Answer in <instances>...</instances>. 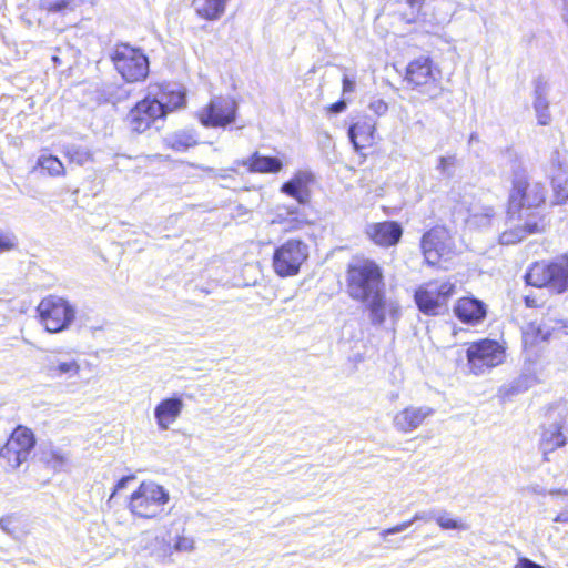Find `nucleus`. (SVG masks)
Here are the masks:
<instances>
[{
  "instance_id": "1",
  "label": "nucleus",
  "mask_w": 568,
  "mask_h": 568,
  "mask_svg": "<svg viewBox=\"0 0 568 568\" xmlns=\"http://www.w3.org/2000/svg\"><path fill=\"white\" fill-rule=\"evenodd\" d=\"M547 202V190L542 182H532L524 171L513 174L506 202V216L510 221H523L521 224L506 230L500 234L505 245L516 244L528 235L545 230V214L539 210Z\"/></svg>"
},
{
  "instance_id": "2",
  "label": "nucleus",
  "mask_w": 568,
  "mask_h": 568,
  "mask_svg": "<svg viewBox=\"0 0 568 568\" xmlns=\"http://www.w3.org/2000/svg\"><path fill=\"white\" fill-rule=\"evenodd\" d=\"M345 291L352 301L367 307L374 325L385 322L387 311L385 274L375 260L356 255L346 264Z\"/></svg>"
},
{
  "instance_id": "3",
  "label": "nucleus",
  "mask_w": 568,
  "mask_h": 568,
  "mask_svg": "<svg viewBox=\"0 0 568 568\" xmlns=\"http://www.w3.org/2000/svg\"><path fill=\"white\" fill-rule=\"evenodd\" d=\"M402 84L426 101L435 100L444 92L443 70L430 55L415 57L404 68Z\"/></svg>"
},
{
  "instance_id": "4",
  "label": "nucleus",
  "mask_w": 568,
  "mask_h": 568,
  "mask_svg": "<svg viewBox=\"0 0 568 568\" xmlns=\"http://www.w3.org/2000/svg\"><path fill=\"white\" fill-rule=\"evenodd\" d=\"M524 280L529 286L545 288L556 295L568 293V252L532 262Z\"/></svg>"
},
{
  "instance_id": "5",
  "label": "nucleus",
  "mask_w": 568,
  "mask_h": 568,
  "mask_svg": "<svg viewBox=\"0 0 568 568\" xmlns=\"http://www.w3.org/2000/svg\"><path fill=\"white\" fill-rule=\"evenodd\" d=\"M169 500V491L163 486L144 480L129 496L126 508L133 518L151 520L164 514Z\"/></svg>"
},
{
  "instance_id": "6",
  "label": "nucleus",
  "mask_w": 568,
  "mask_h": 568,
  "mask_svg": "<svg viewBox=\"0 0 568 568\" xmlns=\"http://www.w3.org/2000/svg\"><path fill=\"white\" fill-rule=\"evenodd\" d=\"M456 293V283L449 278H433L416 287L414 301L424 315L438 316L447 311L449 302Z\"/></svg>"
},
{
  "instance_id": "7",
  "label": "nucleus",
  "mask_w": 568,
  "mask_h": 568,
  "mask_svg": "<svg viewBox=\"0 0 568 568\" xmlns=\"http://www.w3.org/2000/svg\"><path fill=\"white\" fill-rule=\"evenodd\" d=\"M110 61L126 83H141L149 77L150 61L140 48L116 43L110 53Z\"/></svg>"
},
{
  "instance_id": "8",
  "label": "nucleus",
  "mask_w": 568,
  "mask_h": 568,
  "mask_svg": "<svg viewBox=\"0 0 568 568\" xmlns=\"http://www.w3.org/2000/svg\"><path fill=\"white\" fill-rule=\"evenodd\" d=\"M420 251L428 266L447 270L456 254L449 230L442 225L430 227L420 239Z\"/></svg>"
},
{
  "instance_id": "9",
  "label": "nucleus",
  "mask_w": 568,
  "mask_h": 568,
  "mask_svg": "<svg viewBox=\"0 0 568 568\" xmlns=\"http://www.w3.org/2000/svg\"><path fill=\"white\" fill-rule=\"evenodd\" d=\"M468 373L475 376L490 372L506 361V346L497 339L480 338L467 344Z\"/></svg>"
},
{
  "instance_id": "10",
  "label": "nucleus",
  "mask_w": 568,
  "mask_h": 568,
  "mask_svg": "<svg viewBox=\"0 0 568 568\" xmlns=\"http://www.w3.org/2000/svg\"><path fill=\"white\" fill-rule=\"evenodd\" d=\"M36 311L39 323L49 333L67 329L75 318V310L70 302L57 295L44 296Z\"/></svg>"
},
{
  "instance_id": "11",
  "label": "nucleus",
  "mask_w": 568,
  "mask_h": 568,
  "mask_svg": "<svg viewBox=\"0 0 568 568\" xmlns=\"http://www.w3.org/2000/svg\"><path fill=\"white\" fill-rule=\"evenodd\" d=\"M308 258V245L301 239H288L272 254V268L280 277H292L301 272Z\"/></svg>"
},
{
  "instance_id": "12",
  "label": "nucleus",
  "mask_w": 568,
  "mask_h": 568,
  "mask_svg": "<svg viewBox=\"0 0 568 568\" xmlns=\"http://www.w3.org/2000/svg\"><path fill=\"white\" fill-rule=\"evenodd\" d=\"M36 445L34 432L28 426L17 425L0 448V458L8 467L17 469L29 459Z\"/></svg>"
},
{
  "instance_id": "13",
  "label": "nucleus",
  "mask_w": 568,
  "mask_h": 568,
  "mask_svg": "<svg viewBox=\"0 0 568 568\" xmlns=\"http://www.w3.org/2000/svg\"><path fill=\"white\" fill-rule=\"evenodd\" d=\"M166 119L160 100L152 94H146L136 101L126 114V122L132 132L138 134L150 130L158 121Z\"/></svg>"
},
{
  "instance_id": "14",
  "label": "nucleus",
  "mask_w": 568,
  "mask_h": 568,
  "mask_svg": "<svg viewBox=\"0 0 568 568\" xmlns=\"http://www.w3.org/2000/svg\"><path fill=\"white\" fill-rule=\"evenodd\" d=\"M237 103L231 97L212 98L197 113L196 118L204 128H225L235 122Z\"/></svg>"
},
{
  "instance_id": "15",
  "label": "nucleus",
  "mask_w": 568,
  "mask_h": 568,
  "mask_svg": "<svg viewBox=\"0 0 568 568\" xmlns=\"http://www.w3.org/2000/svg\"><path fill=\"white\" fill-rule=\"evenodd\" d=\"M348 136L355 151L366 156L365 151L375 148L379 140L376 121L367 115L357 118L348 129Z\"/></svg>"
},
{
  "instance_id": "16",
  "label": "nucleus",
  "mask_w": 568,
  "mask_h": 568,
  "mask_svg": "<svg viewBox=\"0 0 568 568\" xmlns=\"http://www.w3.org/2000/svg\"><path fill=\"white\" fill-rule=\"evenodd\" d=\"M454 316L466 326H477L487 317V305L471 294L458 297L453 305Z\"/></svg>"
},
{
  "instance_id": "17",
  "label": "nucleus",
  "mask_w": 568,
  "mask_h": 568,
  "mask_svg": "<svg viewBox=\"0 0 568 568\" xmlns=\"http://www.w3.org/2000/svg\"><path fill=\"white\" fill-rule=\"evenodd\" d=\"M403 226L397 221H382L367 225L365 234L367 239L379 247L397 245L403 237Z\"/></svg>"
},
{
  "instance_id": "18",
  "label": "nucleus",
  "mask_w": 568,
  "mask_h": 568,
  "mask_svg": "<svg viewBox=\"0 0 568 568\" xmlns=\"http://www.w3.org/2000/svg\"><path fill=\"white\" fill-rule=\"evenodd\" d=\"M150 88H154L155 94L160 95V104H162L166 116L186 105V92L182 87H174L166 82H155L150 84Z\"/></svg>"
},
{
  "instance_id": "19",
  "label": "nucleus",
  "mask_w": 568,
  "mask_h": 568,
  "mask_svg": "<svg viewBox=\"0 0 568 568\" xmlns=\"http://www.w3.org/2000/svg\"><path fill=\"white\" fill-rule=\"evenodd\" d=\"M239 165L252 174H277L284 168L281 158L264 155L258 151H254L247 158L241 160Z\"/></svg>"
},
{
  "instance_id": "20",
  "label": "nucleus",
  "mask_w": 568,
  "mask_h": 568,
  "mask_svg": "<svg viewBox=\"0 0 568 568\" xmlns=\"http://www.w3.org/2000/svg\"><path fill=\"white\" fill-rule=\"evenodd\" d=\"M312 176L306 173H296L293 178L282 184L281 192L293 197L300 204H308L311 201L310 184Z\"/></svg>"
},
{
  "instance_id": "21",
  "label": "nucleus",
  "mask_w": 568,
  "mask_h": 568,
  "mask_svg": "<svg viewBox=\"0 0 568 568\" xmlns=\"http://www.w3.org/2000/svg\"><path fill=\"white\" fill-rule=\"evenodd\" d=\"M183 409L181 398L172 397L162 399L154 409V416L160 429L165 430L180 416Z\"/></svg>"
},
{
  "instance_id": "22",
  "label": "nucleus",
  "mask_w": 568,
  "mask_h": 568,
  "mask_svg": "<svg viewBox=\"0 0 568 568\" xmlns=\"http://www.w3.org/2000/svg\"><path fill=\"white\" fill-rule=\"evenodd\" d=\"M567 438L564 435V427L560 424H554L544 427L539 440V449L544 455V459L548 460V455L560 447H564Z\"/></svg>"
},
{
  "instance_id": "23",
  "label": "nucleus",
  "mask_w": 568,
  "mask_h": 568,
  "mask_svg": "<svg viewBox=\"0 0 568 568\" xmlns=\"http://www.w3.org/2000/svg\"><path fill=\"white\" fill-rule=\"evenodd\" d=\"M33 171H38L41 175L52 179H60L67 175V168L62 160L48 152H43L38 156Z\"/></svg>"
},
{
  "instance_id": "24",
  "label": "nucleus",
  "mask_w": 568,
  "mask_h": 568,
  "mask_svg": "<svg viewBox=\"0 0 568 568\" xmlns=\"http://www.w3.org/2000/svg\"><path fill=\"white\" fill-rule=\"evenodd\" d=\"M425 417L426 414L420 408L407 407L395 416L394 424L398 430L409 433L417 428Z\"/></svg>"
},
{
  "instance_id": "25",
  "label": "nucleus",
  "mask_w": 568,
  "mask_h": 568,
  "mask_svg": "<svg viewBox=\"0 0 568 568\" xmlns=\"http://www.w3.org/2000/svg\"><path fill=\"white\" fill-rule=\"evenodd\" d=\"M168 149L175 152H185L199 144L197 135L191 130H179L164 140Z\"/></svg>"
},
{
  "instance_id": "26",
  "label": "nucleus",
  "mask_w": 568,
  "mask_h": 568,
  "mask_svg": "<svg viewBox=\"0 0 568 568\" xmlns=\"http://www.w3.org/2000/svg\"><path fill=\"white\" fill-rule=\"evenodd\" d=\"M230 0H202L196 8V14L203 20L215 21L223 17Z\"/></svg>"
},
{
  "instance_id": "27",
  "label": "nucleus",
  "mask_w": 568,
  "mask_h": 568,
  "mask_svg": "<svg viewBox=\"0 0 568 568\" xmlns=\"http://www.w3.org/2000/svg\"><path fill=\"white\" fill-rule=\"evenodd\" d=\"M550 509L556 513L554 523L568 525V491H557L550 499Z\"/></svg>"
},
{
  "instance_id": "28",
  "label": "nucleus",
  "mask_w": 568,
  "mask_h": 568,
  "mask_svg": "<svg viewBox=\"0 0 568 568\" xmlns=\"http://www.w3.org/2000/svg\"><path fill=\"white\" fill-rule=\"evenodd\" d=\"M408 10L399 13L400 20L406 24L417 23L425 18L424 7L427 0H403Z\"/></svg>"
},
{
  "instance_id": "29",
  "label": "nucleus",
  "mask_w": 568,
  "mask_h": 568,
  "mask_svg": "<svg viewBox=\"0 0 568 568\" xmlns=\"http://www.w3.org/2000/svg\"><path fill=\"white\" fill-rule=\"evenodd\" d=\"M550 336V331L544 329L537 323H529L523 332V343L525 347H534L535 345L546 342Z\"/></svg>"
},
{
  "instance_id": "30",
  "label": "nucleus",
  "mask_w": 568,
  "mask_h": 568,
  "mask_svg": "<svg viewBox=\"0 0 568 568\" xmlns=\"http://www.w3.org/2000/svg\"><path fill=\"white\" fill-rule=\"evenodd\" d=\"M63 155L70 164L84 165L87 162L92 161V154L78 146L65 148Z\"/></svg>"
},
{
  "instance_id": "31",
  "label": "nucleus",
  "mask_w": 568,
  "mask_h": 568,
  "mask_svg": "<svg viewBox=\"0 0 568 568\" xmlns=\"http://www.w3.org/2000/svg\"><path fill=\"white\" fill-rule=\"evenodd\" d=\"M552 189V205H566L568 203V181L554 183Z\"/></svg>"
},
{
  "instance_id": "32",
  "label": "nucleus",
  "mask_w": 568,
  "mask_h": 568,
  "mask_svg": "<svg viewBox=\"0 0 568 568\" xmlns=\"http://www.w3.org/2000/svg\"><path fill=\"white\" fill-rule=\"evenodd\" d=\"M71 8V0H42L41 9L48 13H60Z\"/></svg>"
},
{
  "instance_id": "33",
  "label": "nucleus",
  "mask_w": 568,
  "mask_h": 568,
  "mask_svg": "<svg viewBox=\"0 0 568 568\" xmlns=\"http://www.w3.org/2000/svg\"><path fill=\"white\" fill-rule=\"evenodd\" d=\"M436 524L444 530H454V529H466L467 526L459 519L452 518L450 516L443 514L438 516L436 519Z\"/></svg>"
},
{
  "instance_id": "34",
  "label": "nucleus",
  "mask_w": 568,
  "mask_h": 568,
  "mask_svg": "<svg viewBox=\"0 0 568 568\" xmlns=\"http://www.w3.org/2000/svg\"><path fill=\"white\" fill-rule=\"evenodd\" d=\"M79 369L80 367L75 361L59 363L57 366L51 368L52 374L55 376L64 374L75 375Z\"/></svg>"
},
{
  "instance_id": "35",
  "label": "nucleus",
  "mask_w": 568,
  "mask_h": 568,
  "mask_svg": "<svg viewBox=\"0 0 568 568\" xmlns=\"http://www.w3.org/2000/svg\"><path fill=\"white\" fill-rule=\"evenodd\" d=\"M194 548V541L187 536H178L175 538L173 549L175 551H191Z\"/></svg>"
},
{
  "instance_id": "36",
  "label": "nucleus",
  "mask_w": 568,
  "mask_h": 568,
  "mask_svg": "<svg viewBox=\"0 0 568 568\" xmlns=\"http://www.w3.org/2000/svg\"><path fill=\"white\" fill-rule=\"evenodd\" d=\"M16 245L17 241L13 234L0 231V254L13 250Z\"/></svg>"
},
{
  "instance_id": "37",
  "label": "nucleus",
  "mask_w": 568,
  "mask_h": 568,
  "mask_svg": "<svg viewBox=\"0 0 568 568\" xmlns=\"http://www.w3.org/2000/svg\"><path fill=\"white\" fill-rule=\"evenodd\" d=\"M134 479H135V475H128V476H123L122 478H120L116 481V484L114 486V489H113V491H112L110 497L112 498L113 496H115V494L119 490L123 489L128 485L129 481H133Z\"/></svg>"
},
{
  "instance_id": "38",
  "label": "nucleus",
  "mask_w": 568,
  "mask_h": 568,
  "mask_svg": "<svg viewBox=\"0 0 568 568\" xmlns=\"http://www.w3.org/2000/svg\"><path fill=\"white\" fill-rule=\"evenodd\" d=\"M514 568H545V567L530 560L529 558L521 557L517 560Z\"/></svg>"
},
{
  "instance_id": "39",
  "label": "nucleus",
  "mask_w": 568,
  "mask_h": 568,
  "mask_svg": "<svg viewBox=\"0 0 568 568\" xmlns=\"http://www.w3.org/2000/svg\"><path fill=\"white\" fill-rule=\"evenodd\" d=\"M346 109V102L344 100H338L326 106V111L328 113H341Z\"/></svg>"
},
{
  "instance_id": "40",
  "label": "nucleus",
  "mask_w": 568,
  "mask_h": 568,
  "mask_svg": "<svg viewBox=\"0 0 568 568\" xmlns=\"http://www.w3.org/2000/svg\"><path fill=\"white\" fill-rule=\"evenodd\" d=\"M525 305L529 308H538L542 306V303L538 301L536 295H527L524 297Z\"/></svg>"
},
{
  "instance_id": "41",
  "label": "nucleus",
  "mask_w": 568,
  "mask_h": 568,
  "mask_svg": "<svg viewBox=\"0 0 568 568\" xmlns=\"http://www.w3.org/2000/svg\"><path fill=\"white\" fill-rule=\"evenodd\" d=\"M355 90V83L348 77H343L342 79V91L343 93H351Z\"/></svg>"
},
{
  "instance_id": "42",
  "label": "nucleus",
  "mask_w": 568,
  "mask_h": 568,
  "mask_svg": "<svg viewBox=\"0 0 568 568\" xmlns=\"http://www.w3.org/2000/svg\"><path fill=\"white\" fill-rule=\"evenodd\" d=\"M538 123L540 125H548L550 123V115L547 112L546 106L544 108V110H538Z\"/></svg>"
},
{
  "instance_id": "43",
  "label": "nucleus",
  "mask_w": 568,
  "mask_h": 568,
  "mask_svg": "<svg viewBox=\"0 0 568 568\" xmlns=\"http://www.w3.org/2000/svg\"><path fill=\"white\" fill-rule=\"evenodd\" d=\"M409 525H410V523L406 521V523L399 524L397 526L390 527L388 529H385L382 534L383 535L397 534V532H400L402 530L406 529Z\"/></svg>"
},
{
  "instance_id": "44",
  "label": "nucleus",
  "mask_w": 568,
  "mask_h": 568,
  "mask_svg": "<svg viewBox=\"0 0 568 568\" xmlns=\"http://www.w3.org/2000/svg\"><path fill=\"white\" fill-rule=\"evenodd\" d=\"M454 162H455L454 158L442 156L439 159L438 169L440 171H447L449 169V166L454 164Z\"/></svg>"
},
{
  "instance_id": "45",
  "label": "nucleus",
  "mask_w": 568,
  "mask_h": 568,
  "mask_svg": "<svg viewBox=\"0 0 568 568\" xmlns=\"http://www.w3.org/2000/svg\"><path fill=\"white\" fill-rule=\"evenodd\" d=\"M304 222L298 219H293L288 222V225L284 229L285 232L297 231L302 229Z\"/></svg>"
},
{
  "instance_id": "46",
  "label": "nucleus",
  "mask_w": 568,
  "mask_h": 568,
  "mask_svg": "<svg viewBox=\"0 0 568 568\" xmlns=\"http://www.w3.org/2000/svg\"><path fill=\"white\" fill-rule=\"evenodd\" d=\"M371 108L377 113H383L388 109L387 104L382 100L371 103Z\"/></svg>"
}]
</instances>
